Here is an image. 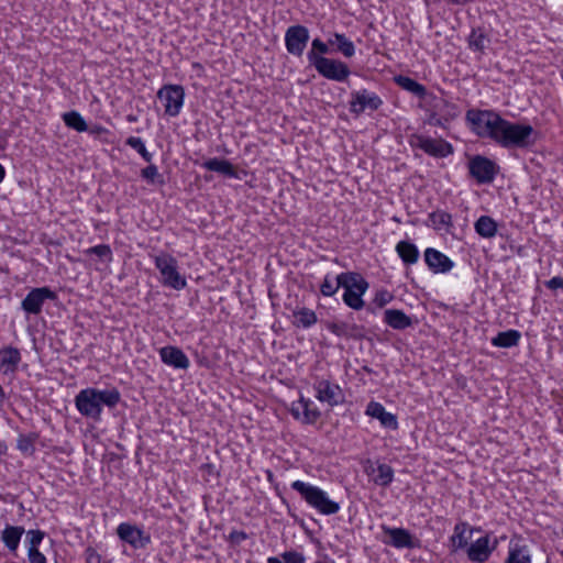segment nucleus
<instances>
[{"mask_svg": "<svg viewBox=\"0 0 563 563\" xmlns=\"http://www.w3.org/2000/svg\"><path fill=\"white\" fill-rule=\"evenodd\" d=\"M85 254L87 255H96L103 262H111L112 261V250L110 245L108 244H99L92 247H89L85 251Z\"/></svg>", "mask_w": 563, "mask_h": 563, "instance_id": "obj_43", "label": "nucleus"}, {"mask_svg": "<svg viewBox=\"0 0 563 563\" xmlns=\"http://www.w3.org/2000/svg\"><path fill=\"white\" fill-rule=\"evenodd\" d=\"M249 538L247 533L242 530H232L229 534V540L232 543L240 544Z\"/></svg>", "mask_w": 563, "mask_h": 563, "instance_id": "obj_51", "label": "nucleus"}, {"mask_svg": "<svg viewBox=\"0 0 563 563\" xmlns=\"http://www.w3.org/2000/svg\"><path fill=\"white\" fill-rule=\"evenodd\" d=\"M330 45H336V51L340 52L344 57H352L355 54V45L349 40L343 33H334L329 38Z\"/></svg>", "mask_w": 563, "mask_h": 563, "instance_id": "obj_33", "label": "nucleus"}, {"mask_svg": "<svg viewBox=\"0 0 563 563\" xmlns=\"http://www.w3.org/2000/svg\"><path fill=\"white\" fill-rule=\"evenodd\" d=\"M492 140L505 148H528L536 142V131L530 124L514 123L499 117Z\"/></svg>", "mask_w": 563, "mask_h": 563, "instance_id": "obj_2", "label": "nucleus"}, {"mask_svg": "<svg viewBox=\"0 0 563 563\" xmlns=\"http://www.w3.org/2000/svg\"><path fill=\"white\" fill-rule=\"evenodd\" d=\"M21 362V353L16 347L7 346L0 350V371L11 374L18 369Z\"/></svg>", "mask_w": 563, "mask_h": 563, "instance_id": "obj_22", "label": "nucleus"}, {"mask_svg": "<svg viewBox=\"0 0 563 563\" xmlns=\"http://www.w3.org/2000/svg\"><path fill=\"white\" fill-rule=\"evenodd\" d=\"M157 98L163 102L165 114L177 117L184 106L185 89L181 85H164L157 91Z\"/></svg>", "mask_w": 563, "mask_h": 563, "instance_id": "obj_10", "label": "nucleus"}, {"mask_svg": "<svg viewBox=\"0 0 563 563\" xmlns=\"http://www.w3.org/2000/svg\"><path fill=\"white\" fill-rule=\"evenodd\" d=\"M135 120H136V118H135V117L129 115V121L133 122V121H135Z\"/></svg>", "mask_w": 563, "mask_h": 563, "instance_id": "obj_58", "label": "nucleus"}, {"mask_svg": "<svg viewBox=\"0 0 563 563\" xmlns=\"http://www.w3.org/2000/svg\"><path fill=\"white\" fill-rule=\"evenodd\" d=\"M125 144L135 150L145 162L151 163L153 155L146 150L141 137L130 136L126 139Z\"/></svg>", "mask_w": 563, "mask_h": 563, "instance_id": "obj_42", "label": "nucleus"}, {"mask_svg": "<svg viewBox=\"0 0 563 563\" xmlns=\"http://www.w3.org/2000/svg\"><path fill=\"white\" fill-rule=\"evenodd\" d=\"M154 263L165 287L175 290H181L187 287L186 277L178 272V262L174 256L168 253H162L155 256Z\"/></svg>", "mask_w": 563, "mask_h": 563, "instance_id": "obj_5", "label": "nucleus"}, {"mask_svg": "<svg viewBox=\"0 0 563 563\" xmlns=\"http://www.w3.org/2000/svg\"><path fill=\"white\" fill-rule=\"evenodd\" d=\"M291 488L299 493L302 499L321 515L331 516L340 510V504L330 499L328 494L318 486L295 481L291 483Z\"/></svg>", "mask_w": 563, "mask_h": 563, "instance_id": "obj_3", "label": "nucleus"}, {"mask_svg": "<svg viewBox=\"0 0 563 563\" xmlns=\"http://www.w3.org/2000/svg\"><path fill=\"white\" fill-rule=\"evenodd\" d=\"M423 255L427 266L434 274L449 273L454 266L451 258L433 247H428Z\"/></svg>", "mask_w": 563, "mask_h": 563, "instance_id": "obj_16", "label": "nucleus"}, {"mask_svg": "<svg viewBox=\"0 0 563 563\" xmlns=\"http://www.w3.org/2000/svg\"><path fill=\"white\" fill-rule=\"evenodd\" d=\"M24 532L23 527L7 525L1 531L0 539L11 553H15Z\"/></svg>", "mask_w": 563, "mask_h": 563, "instance_id": "obj_24", "label": "nucleus"}, {"mask_svg": "<svg viewBox=\"0 0 563 563\" xmlns=\"http://www.w3.org/2000/svg\"><path fill=\"white\" fill-rule=\"evenodd\" d=\"M306 559L302 553L297 551H286L279 558L269 556L267 563H305Z\"/></svg>", "mask_w": 563, "mask_h": 563, "instance_id": "obj_41", "label": "nucleus"}, {"mask_svg": "<svg viewBox=\"0 0 563 563\" xmlns=\"http://www.w3.org/2000/svg\"><path fill=\"white\" fill-rule=\"evenodd\" d=\"M141 176L147 180L148 183H156V181H159L162 183V179H161V175L158 173V168L156 165L154 164H150L148 166H146L145 168H143L141 170Z\"/></svg>", "mask_w": 563, "mask_h": 563, "instance_id": "obj_45", "label": "nucleus"}, {"mask_svg": "<svg viewBox=\"0 0 563 563\" xmlns=\"http://www.w3.org/2000/svg\"><path fill=\"white\" fill-rule=\"evenodd\" d=\"M394 296L386 289H382L376 292L374 297V303L378 308L385 307L387 303H389L393 300Z\"/></svg>", "mask_w": 563, "mask_h": 563, "instance_id": "obj_47", "label": "nucleus"}, {"mask_svg": "<svg viewBox=\"0 0 563 563\" xmlns=\"http://www.w3.org/2000/svg\"><path fill=\"white\" fill-rule=\"evenodd\" d=\"M374 484L387 487L394 481V470L390 465L385 463H377V472L372 477Z\"/></svg>", "mask_w": 563, "mask_h": 563, "instance_id": "obj_36", "label": "nucleus"}, {"mask_svg": "<svg viewBox=\"0 0 563 563\" xmlns=\"http://www.w3.org/2000/svg\"><path fill=\"white\" fill-rule=\"evenodd\" d=\"M364 472L373 477L375 473L377 472V463L372 462L371 460H367L364 464Z\"/></svg>", "mask_w": 563, "mask_h": 563, "instance_id": "obj_53", "label": "nucleus"}, {"mask_svg": "<svg viewBox=\"0 0 563 563\" xmlns=\"http://www.w3.org/2000/svg\"><path fill=\"white\" fill-rule=\"evenodd\" d=\"M205 169L219 173L229 178H239L235 167L231 162L223 158H210L201 165Z\"/></svg>", "mask_w": 563, "mask_h": 563, "instance_id": "obj_25", "label": "nucleus"}, {"mask_svg": "<svg viewBox=\"0 0 563 563\" xmlns=\"http://www.w3.org/2000/svg\"><path fill=\"white\" fill-rule=\"evenodd\" d=\"M349 101V111L355 117H360L366 110L377 111L383 104V99L374 91L367 89L353 90Z\"/></svg>", "mask_w": 563, "mask_h": 563, "instance_id": "obj_9", "label": "nucleus"}, {"mask_svg": "<svg viewBox=\"0 0 563 563\" xmlns=\"http://www.w3.org/2000/svg\"><path fill=\"white\" fill-rule=\"evenodd\" d=\"M449 121L448 118H443V117H440L438 115L437 112H431L429 115H428V119H427V123L429 125H433V126H440V128H444L445 126V123Z\"/></svg>", "mask_w": 563, "mask_h": 563, "instance_id": "obj_50", "label": "nucleus"}, {"mask_svg": "<svg viewBox=\"0 0 563 563\" xmlns=\"http://www.w3.org/2000/svg\"><path fill=\"white\" fill-rule=\"evenodd\" d=\"M298 405L302 409L303 422L308 424L314 423L320 417L321 412L318 408H311L312 401L309 398L300 397Z\"/></svg>", "mask_w": 563, "mask_h": 563, "instance_id": "obj_40", "label": "nucleus"}, {"mask_svg": "<svg viewBox=\"0 0 563 563\" xmlns=\"http://www.w3.org/2000/svg\"><path fill=\"white\" fill-rule=\"evenodd\" d=\"M340 284L344 289L343 302L353 310H361L365 306L362 297L369 287L368 282L360 273L344 272Z\"/></svg>", "mask_w": 563, "mask_h": 563, "instance_id": "obj_4", "label": "nucleus"}, {"mask_svg": "<svg viewBox=\"0 0 563 563\" xmlns=\"http://www.w3.org/2000/svg\"><path fill=\"white\" fill-rule=\"evenodd\" d=\"M62 119L67 128L73 129L77 132H85L88 130V125L85 119L76 110L63 113Z\"/></svg>", "mask_w": 563, "mask_h": 563, "instance_id": "obj_35", "label": "nucleus"}, {"mask_svg": "<svg viewBox=\"0 0 563 563\" xmlns=\"http://www.w3.org/2000/svg\"><path fill=\"white\" fill-rule=\"evenodd\" d=\"M366 415L379 420L380 424L384 428L396 430L398 429V420L397 417L386 411L385 407L376 401H371L366 407Z\"/></svg>", "mask_w": 563, "mask_h": 563, "instance_id": "obj_21", "label": "nucleus"}, {"mask_svg": "<svg viewBox=\"0 0 563 563\" xmlns=\"http://www.w3.org/2000/svg\"><path fill=\"white\" fill-rule=\"evenodd\" d=\"M121 400L117 388L97 389L88 387L81 389L75 397V406L81 416L93 421L101 420L102 406L114 408Z\"/></svg>", "mask_w": 563, "mask_h": 563, "instance_id": "obj_1", "label": "nucleus"}, {"mask_svg": "<svg viewBox=\"0 0 563 563\" xmlns=\"http://www.w3.org/2000/svg\"><path fill=\"white\" fill-rule=\"evenodd\" d=\"M309 41V30L303 25H291L285 33V45L289 54L301 56Z\"/></svg>", "mask_w": 563, "mask_h": 563, "instance_id": "obj_15", "label": "nucleus"}, {"mask_svg": "<svg viewBox=\"0 0 563 563\" xmlns=\"http://www.w3.org/2000/svg\"><path fill=\"white\" fill-rule=\"evenodd\" d=\"M294 317L296 327L310 328L318 321L316 312L306 307L294 311Z\"/></svg>", "mask_w": 563, "mask_h": 563, "instance_id": "obj_38", "label": "nucleus"}, {"mask_svg": "<svg viewBox=\"0 0 563 563\" xmlns=\"http://www.w3.org/2000/svg\"><path fill=\"white\" fill-rule=\"evenodd\" d=\"M489 43L490 40L482 27L472 29L467 37V44L471 51L484 55Z\"/></svg>", "mask_w": 563, "mask_h": 563, "instance_id": "obj_27", "label": "nucleus"}, {"mask_svg": "<svg viewBox=\"0 0 563 563\" xmlns=\"http://www.w3.org/2000/svg\"><path fill=\"white\" fill-rule=\"evenodd\" d=\"M476 233L484 239H492L497 234V223L489 216H481L474 223Z\"/></svg>", "mask_w": 563, "mask_h": 563, "instance_id": "obj_32", "label": "nucleus"}, {"mask_svg": "<svg viewBox=\"0 0 563 563\" xmlns=\"http://www.w3.org/2000/svg\"><path fill=\"white\" fill-rule=\"evenodd\" d=\"M313 390L316 391V398L331 408L342 405L345 401L342 388L336 383L329 379L316 378Z\"/></svg>", "mask_w": 563, "mask_h": 563, "instance_id": "obj_11", "label": "nucleus"}, {"mask_svg": "<svg viewBox=\"0 0 563 563\" xmlns=\"http://www.w3.org/2000/svg\"><path fill=\"white\" fill-rule=\"evenodd\" d=\"M38 439V434L30 432L27 434H20L16 440V448L27 456H32L35 453V442Z\"/></svg>", "mask_w": 563, "mask_h": 563, "instance_id": "obj_39", "label": "nucleus"}, {"mask_svg": "<svg viewBox=\"0 0 563 563\" xmlns=\"http://www.w3.org/2000/svg\"><path fill=\"white\" fill-rule=\"evenodd\" d=\"M395 250L402 263L407 266L416 264L419 260V250L412 242L399 241Z\"/></svg>", "mask_w": 563, "mask_h": 563, "instance_id": "obj_26", "label": "nucleus"}, {"mask_svg": "<svg viewBox=\"0 0 563 563\" xmlns=\"http://www.w3.org/2000/svg\"><path fill=\"white\" fill-rule=\"evenodd\" d=\"M57 295L49 287L33 288L21 302V308L27 314H40L46 300H55Z\"/></svg>", "mask_w": 563, "mask_h": 563, "instance_id": "obj_12", "label": "nucleus"}, {"mask_svg": "<svg viewBox=\"0 0 563 563\" xmlns=\"http://www.w3.org/2000/svg\"><path fill=\"white\" fill-rule=\"evenodd\" d=\"M325 327L330 332L339 338L362 340L365 336L364 328L355 323L331 321L327 322Z\"/></svg>", "mask_w": 563, "mask_h": 563, "instance_id": "obj_20", "label": "nucleus"}, {"mask_svg": "<svg viewBox=\"0 0 563 563\" xmlns=\"http://www.w3.org/2000/svg\"><path fill=\"white\" fill-rule=\"evenodd\" d=\"M8 446L4 441L0 440V456L7 453Z\"/></svg>", "mask_w": 563, "mask_h": 563, "instance_id": "obj_55", "label": "nucleus"}, {"mask_svg": "<svg viewBox=\"0 0 563 563\" xmlns=\"http://www.w3.org/2000/svg\"><path fill=\"white\" fill-rule=\"evenodd\" d=\"M84 556H85L86 563H102L103 562L101 554L98 553V551L92 547H88L85 550Z\"/></svg>", "mask_w": 563, "mask_h": 563, "instance_id": "obj_48", "label": "nucleus"}, {"mask_svg": "<svg viewBox=\"0 0 563 563\" xmlns=\"http://www.w3.org/2000/svg\"><path fill=\"white\" fill-rule=\"evenodd\" d=\"M466 529V522H459L455 525L453 534L450 538L452 551L455 552L460 549L466 548L468 543V538L465 536Z\"/></svg>", "mask_w": 563, "mask_h": 563, "instance_id": "obj_37", "label": "nucleus"}, {"mask_svg": "<svg viewBox=\"0 0 563 563\" xmlns=\"http://www.w3.org/2000/svg\"><path fill=\"white\" fill-rule=\"evenodd\" d=\"M409 144L411 147L419 148L426 154L437 158H444L454 153L453 145L442 137L433 139L413 133L409 136Z\"/></svg>", "mask_w": 563, "mask_h": 563, "instance_id": "obj_7", "label": "nucleus"}, {"mask_svg": "<svg viewBox=\"0 0 563 563\" xmlns=\"http://www.w3.org/2000/svg\"><path fill=\"white\" fill-rule=\"evenodd\" d=\"M382 529L389 537V540L385 541V543L397 549H413L417 547L415 538L408 530L387 526H383Z\"/></svg>", "mask_w": 563, "mask_h": 563, "instance_id": "obj_17", "label": "nucleus"}, {"mask_svg": "<svg viewBox=\"0 0 563 563\" xmlns=\"http://www.w3.org/2000/svg\"><path fill=\"white\" fill-rule=\"evenodd\" d=\"M520 339L521 333L518 330L510 329L507 331L498 332L490 342L494 346L509 349L517 346Z\"/></svg>", "mask_w": 563, "mask_h": 563, "instance_id": "obj_29", "label": "nucleus"}, {"mask_svg": "<svg viewBox=\"0 0 563 563\" xmlns=\"http://www.w3.org/2000/svg\"><path fill=\"white\" fill-rule=\"evenodd\" d=\"M545 285H547V287H549L551 289L562 288L563 287V277L555 276V277L551 278L550 280H548L545 283Z\"/></svg>", "mask_w": 563, "mask_h": 563, "instance_id": "obj_52", "label": "nucleus"}, {"mask_svg": "<svg viewBox=\"0 0 563 563\" xmlns=\"http://www.w3.org/2000/svg\"><path fill=\"white\" fill-rule=\"evenodd\" d=\"M4 176H5V169L4 167L0 164V184L2 183V180L4 179Z\"/></svg>", "mask_w": 563, "mask_h": 563, "instance_id": "obj_57", "label": "nucleus"}, {"mask_svg": "<svg viewBox=\"0 0 563 563\" xmlns=\"http://www.w3.org/2000/svg\"><path fill=\"white\" fill-rule=\"evenodd\" d=\"M310 65L313 66L322 77L339 82L345 81L351 74L349 66L339 59L310 55Z\"/></svg>", "mask_w": 563, "mask_h": 563, "instance_id": "obj_8", "label": "nucleus"}, {"mask_svg": "<svg viewBox=\"0 0 563 563\" xmlns=\"http://www.w3.org/2000/svg\"><path fill=\"white\" fill-rule=\"evenodd\" d=\"M117 534L121 541L130 544L133 549H144L152 542L150 533L129 522L120 523Z\"/></svg>", "mask_w": 563, "mask_h": 563, "instance_id": "obj_13", "label": "nucleus"}, {"mask_svg": "<svg viewBox=\"0 0 563 563\" xmlns=\"http://www.w3.org/2000/svg\"><path fill=\"white\" fill-rule=\"evenodd\" d=\"M329 52V42L324 43L321 38L317 37L311 42V48L307 53L308 62L310 63V55H314L317 57H324L323 55L328 54Z\"/></svg>", "mask_w": 563, "mask_h": 563, "instance_id": "obj_44", "label": "nucleus"}, {"mask_svg": "<svg viewBox=\"0 0 563 563\" xmlns=\"http://www.w3.org/2000/svg\"><path fill=\"white\" fill-rule=\"evenodd\" d=\"M468 170L478 184H489L495 178L497 165L485 156L476 155L470 161Z\"/></svg>", "mask_w": 563, "mask_h": 563, "instance_id": "obj_14", "label": "nucleus"}, {"mask_svg": "<svg viewBox=\"0 0 563 563\" xmlns=\"http://www.w3.org/2000/svg\"><path fill=\"white\" fill-rule=\"evenodd\" d=\"M344 279V273L339 274L336 277H332L330 274H327L320 285V292L324 297L334 296L342 285L341 280Z\"/></svg>", "mask_w": 563, "mask_h": 563, "instance_id": "obj_34", "label": "nucleus"}, {"mask_svg": "<svg viewBox=\"0 0 563 563\" xmlns=\"http://www.w3.org/2000/svg\"><path fill=\"white\" fill-rule=\"evenodd\" d=\"M500 114L493 110L471 109L466 112V121L481 137L493 139Z\"/></svg>", "mask_w": 563, "mask_h": 563, "instance_id": "obj_6", "label": "nucleus"}, {"mask_svg": "<svg viewBox=\"0 0 563 563\" xmlns=\"http://www.w3.org/2000/svg\"><path fill=\"white\" fill-rule=\"evenodd\" d=\"M505 563H531L530 551L526 544L510 542L508 558Z\"/></svg>", "mask_w": 563, "mask_h": 563, "instance_id": "obj_30", "label": "nucleus"}, {"mask_svg": "<svg viewBox=\"0 0 563 563\" xmlns=\"http://www.w3.org/2000/svg\"><path fill=\"white\" fill-rule=\"evenodd\" d=\"M427 225L432 227L435 231L451 232L453 228L452 216L442 210L432 211L428 216Z\"/></svg>", "mask_w": 563, "mask_h": 563, "instance_id": "obj_28", "label": "nucleus"}, {"mask_svg": "<svg viewBox=\"0 0 563 563\" xmlns=\"http://www.w3.org/2000/svg\"><path fill=\"white\" fill-rule=\"evenodd\" d=\"M4 398H5L4 390H3V388L0 386V411H1V410H2V408H3Z\"/></svg>", "mask_w": 563, "mask_h": 563, "instance_id": "obj_54", "label": "nucleus"}, {"mask_svg": "<svg viewBox=\"0 0 563 563\" xmlns=\"http://www.w3.org/2000/svg\"><path fill=\"white\" fill-rule=\"evenodd\" d=\"M384 322L395 330H405L412 325V319L399 309H386Z\"/></svg>", "mask_w": 563, "mask_h": 563, "instance_id": "obj_23", "label": "nucleus"}, {"mask_svg": "<svg viewBox=\"0 0 563 563\" xmlns=\"http://www.w3.org/2000/svg\"><path fill=\"white\" fill-rule=\"evenodd\" d=\"M394 81L401 89L413 93L418 98H424L427 95V88L422 84L408 76L398 75L394 78Z\"/></svg>", "mask_w": 563, "mask_h": 563, "instance_id": "obj_31", "label": "nucleus"}, {"mask_svg": "<svg viewBox=\"0 0 563 563\" xmlns=\"http://www.w3.org/2000/svg\"><path fill=\"white\" fill-rule=\"evenodd\" d=\"M45 533L41 530H29L26 532L25 541L27 543V549L38 548L44 539Z\"/></svg>", "mask_w": 563, "mask_h": 563, "instance_id": "obj_46", "label": "nucleus"}, {"mask_svg": "<svg viewBox=\"0 0 563 563\" xmlns=\"http://www.w3.org/2000/svg\"><path fill=\"white\" fill-rule=\"evenodd\" d=\"M497 545V540L494 541V544L490 545L489 536L482 537L471 543L467 548V558L472 562L484 563L486 562L492 552L495 550Z\"/></svg>", "mask_w": 563, "mask_h": 563, "instance_id": "obj_18", "label": "nucleus"}, {"mask_svg": "<svg viewBox=\"0 0 563 563\" xmlns=\"http://www.w3.org/2000/svg\"><path fill=\"white\" fill-rule=\"evenodd\" d=\"M27 558L30 563H46V558L38 548L27 549Z\"/></svg>", "mask_w": 563, "mask_h": 563, "instance_id": "obj_49", "label": "nucleus"}, {"mask_svg": "<svg viewBox=\"0 0 563 563\" xmlns=\"http://www.w3.org/2000/svg\"><path fill=\"white\" fill-rule=\"evenodd\" d=\"M159 356L164 364L177 369H187L190 361L187 355L177 346L167 345L159 349Z\"/></svg>", "mask_w": 563, "mask_h": 563, "instance_id": "obj_19", "label": "nucleus"}, {"mask_svg": "<svg viewBox=\"0 0 563 563\" xmlns=\"http://www.w3.org/2000/svg\"><path fill=\"white\" fill-rule=\"evenodd\" d=\"M291 415L294 416V418L298 419L300 417L299 408L294 406L291 408Z\"/></svg>", "mask_w": 563, "mask_h": 563, "instance_id": "obj_56", "label": "nucleus"}]
</instances>
